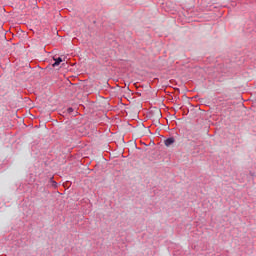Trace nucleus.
<instances>
[{
    "instance_id": "1",
    "label": "nucleus",
    "mask_w": 256,
    "mask_h": 256,
    "mask_svg": "<svg viewBox=\"0 0 256 256\" xmlns=\"http://www.w3.org/2000/svg\"><path fill=\"white\" fill-rule=\"evenodd\" d=\"M173 143H175V138H173V137H170L164 141V145L166 147H171V145H173Z\"/></svg>"
},
{
    "instance_id": "2",
    "label": "nucleus",
    "mask_w": 256,
    "mask_h": 256,
    "mask_svg": "<svg viewBox=\"0 0 256 256\" xmlns=\"http://www.w3.org/2000/svg\"><path fill=\"white\" fill-rule=\"evenodd\" d=\"M54 61L55 62L52 64L53 67H59V65L63 63V58L62 57L54 58Z\"/></svg>"
},
{
    "instance_id": "3",
    "label": "nucleus",
    "mask_w": 256,
    "mask_h": 256,
    "mask_svg": "<svg viewBox=\"0 0 256 256\" xmlns=\"http://www.w3.org/2000/svg\"><path fill=\"white\" fill-rule=\"evenodd\" d=\"M50 183L51 186L54 187V189L57 188V183L53 179L50 180Z\"/></svg>"
},
{
    "instance_id": "4",
    "label": "nucleus",
    "mask_w": 256,
    "mask_h": 256,
    "mask_svg": "<svg viewBox=\"0 0 256 256\" xmlns=\"http://www.w3.org/2000/svg\"><path fill=\"white\" fill-rule=\"evenodd\" d=\"M73 112V108H68V113Z\"/></svg>"
}]
</instances>
